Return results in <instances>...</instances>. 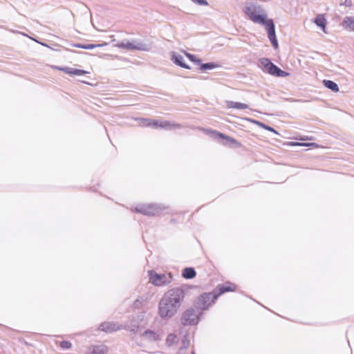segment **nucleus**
<instances>
[{
    "mask_svg": "<svg viewBox=\"0 0 354 354\" xmlns=\"http://www.w3.org/2000/svg\"><path fill=\"white\" fill-rule=\"evenodd\" d=\"M182 300L183 292L180 289L167 291L159 303V316L163 319H171L177 313Z\"/></svg>",
    "mask_w": 354,
    "mask_h": 354,
    "instance_id": "obj_1",
    "label": "nucleus"
},
{
    "mask_svg": "<svg viewBox=\"0 0 354 354\" xmlns=\"http://www.w3.org/2000/svg\"><path fill=\"white\" fill-rule=\"evenodd\" d=\"M160 340L161 335L158 331L147 329L140 333L136 339V343L143 351L155 353L159 348Z\"/></svg>",
    "mask_w": 354,
    "mask_h": 354,
    "instance_id": "obj_2",
    "label": "nucleus"
},
{
    "mask_svg": "<svg viewBox=\"0 0 354 354\" xmlns=\"http://www.w3.org/2000/svg\"><path fill=\"white\" fill-rule=\"evenodd\" d=\"M244 13L252 22L263 26L272 20L268 18L265 10L261 6L252 2L245 4Z\"/></svg>",
    "mask_w": 354,
    "mask_h": 354,
    "instance_id": "obj_3",
    "label": "nucleus"
},
{
    "mask_svg": "<svg viewBox=\"0 0 354 354\" xmlns=\"http://www.w3.org/2000/svg\"><path fill=\"white\" fill-rule=\"evenodd\" d=\"M259 66L262 71L268 73L270 75L286 77L290 75V73L281 70L275 64H274L268 58L263 57L259 59Z\"/></svg>",
    "mask_w": 354,
    "mask_h": 354,
    "instance_id": "obj_4",
    "label": "nucleus"
},
{
    "mask_svg": "<svg viewBox=\"0 0 354 354\" xmlns=\"http://www.w3.org/2000/svg\"><path fill=\"white\" fill-rule=\"evenodd\" d=\"M185 55L190 62L198 66V69L201 72L205 73L219 68L221 67V65L216 62L202 63L201 59L194 54L185 53Z\"/></svg>",
    "mask_w": 354,
    "mask_h": 354,
    "instance_id": "obj_5",
    "label": "nucleus"
},
{
    "mask_svg": "<svg viewBox=\"0 0 354 354\" xmlns=\"http://www.w3.org/2000/svg\"><path fill=\"white\" fill-rule=\"evenodd\" d=\"M185 53L187 52L185 50L171 51L169 53V58L171 62L176 66L186 70H190L192 68L186 62L185 57H187L185 56Z\"/></svg>",
    "mask_w": 354,
    "mask_h": 354,
    "instance_id": "obj_6",
    "label": "nucleus"
},
{
    "mask_svg": "<svg viewBox=\"0 0 354 354\" xmlns=\"http://www.w3.org/2000/svg\"><path fill=\"white\" fill-rule=\"evenodd\" d=\"M149 281L155 286H163L171 281V276L170 274H158L154 271H149Z\"/></svg>",
    "mask_w": 354,
    "mask_h": 354,
    "instance_id": "obj_7",
    "label": "nucleus"
},
{
    "mask_svg": "<svg viewBox=\"0 0 354 354\" xmlns=\"http://www.w3.org/2000/svg\"><path fill=\"white\" fill-rule=\"evenodd\" d=\"M216 298L217 295L216 292L205 293L198 297L196 301V306L201 310H206L212 304Z\"/></svg>",
    "mask_w": 354,
    "mask_h": 354,
    "instance_id": "obj_8",
    "label": "nucleus"
},
{
    "mask_svg": "<svg viewBox=\"0 0 354 354\" xmlns=\"http://www.w3.org/2000/svg\"><path fill=\"white\" fill-rule=\"evenodd\" d=\"M200 314L198 310L195 309H188L186 310L182 317V323L184 325H194L199 321Z\"/></svg>",
    "mask_w": 354,
    "mask_h": 354,
    "instance_id": "obj_9",
    "label": "nucleus"
},
{
    "mask_svg": "<svg viewBox=\"0 0 354 354\" xmlns=\"http://www.w3.org/2000/svg\"><path fill=\"white\" fill-rule=\"evenodd\" d=\"M207 134L211 137L216 140H221V142L224 145H229L232 147H237L240 146V144L236 141L235 140L230 138L229 137L225 136L224 135L216 132L208 131Z\"/></svg>",
    "mask_w": 354,
    "mask_h": 354,
    "instance_id": "obj_10",
    "label": "nucleus"
},
{
    "mask_svg": "<svg viewBox=\"0 0 354 354\" xmlns=\"http://www.w3.org/2000/svg\"><path fill=\"white\" fill-rule=\"evenodd\" d=\"M313 23L322 31L324 35L328 33L327 29L328 20L325 14H318L313 19Z\"/></svg>",
    "mask_w": 354,
    "mask_h": 354,
    "instance_id": "obj_11",
    "label": "nucleus"
},
{
    "mask_svg": "<svg viewBox=\"0 0 354 354\" xmlns=\"http://www.w3.org/2000/svg\"><path fill=\"white\" fill-rule=\"evenodd\" d=\"M140 124L142 127H151L153 129L167 128L169 124L167 122L142 118L140 120Z\"/></svg>",
    "mask_w": 354,
    "mask_h": 354,
    "instance_id": "obj_12",
    "label": "nucleus"
},
{
    "mask_svg": "<svg viewBox=\"0 0 354 354\" xmlns=\"http://www.w3.org/2000/svg\"><path fill=\"white\" fill-rule=\"evenodd\" d=\"M264 26L268 34V37L270 41L271 42L272 46L274 47V49H277L279 44L276 37L275 28L273 21L272 20L269 21Z\"/></svg>",
    "mask_w": 354,
    "mask_h": 354,
    "instance_id": "obj_13",
    "label": "nucleus"
},
{
    "mask_svg": "<svg viewBox=\"0 0 354 354\" xmlns=\"http://www.w3.org/2000/svg\"><path fill=\"white\" fill-rule=\"evenodd\" d=\"M57 69L63 71L64 73L71 75H77L81 76L85 74L89 73L86 71L72 68V67H56Z\"/></svg>",
    "mask_w": 354,
    "mask_h": 354,
    "instance_id": "obj_14",
    "label": "nucleus"
},
{
    "mask_svg": "<svg viewBox=\"0 0 354 354\" xmlns=\"http://www.w3.org/2000/svg\"><path fill=\"white\" fill-rule=\"evenodd\" d=\"M136 211L147 215H154L158 212L157 207L151 205H141Z\"/></svg>",
    "mask_w": 354,
    "mask_h": 354,
    "instance_id": "obj_15",
    "label": "nucleus"
},
{
    "mask_svg": "<svg viewBox=\"0 0 354 354\" xmlns=\"http://www.w3.org/2000/svg\"><path fill=\"white\" fill-rule=\"evenodd\" d=\"M118 47L127 49L134 50L140 48V44L135 40H124L117 45Z\"/></svg>",
    "mask_w": 354,
    "mask_h": 354,
    "instance_id": "obj_16",
    "label": "nucleus"
},
{
    "mask_svg": "<svg viewBox=\"0 0 354 354\" xmlns=\"http://www.w3.org/2000/svg\"><path fill=\"white\" fill-rule=\"evenodd\" d=\"M236 288V286L230 283H225L224 284L220 285L216 288V291H218V293H216L217 297L224 292L229 291H234Z\"/></svg>",
    "mask_w": 354,
    "mask_h": 354,
    "instance_id": "obj_17",
    "label": "nucleus"
},
{
    "mask_svg": "<svg viewBox=\"0 0 354 354\" xmlns=\"http://www.w3.org/2000/svg\"><path fill=\"white\" fill-rule=\"evenodd\" d=\"M342 26L344 29L354 32V17H346L342 21Z\"/></svg>",
    "mask_w": 354,
    "mask_h": 354,
    "instance_id": "obj_18",
    "label": "nucleus"
},
{
    "mask_svg": "<svg viewBox=\"0 0 354 354\" xmlns=\"http://www.w3.org/2000/svg\"><path fill=\"white\" fill-rule=\"evenodd\" d=\"M226 106L228 109H246L248 108V105L239 102H234V101H227L226 102Z\"/></svg>",
    "mask_w": 354,
    "mask_h": 354,
    "instance_id": "obj_19",
    "label": "nucleus"
},
{
    "mask_svg": "<svg viewBox=\"0 0 354 354\" xmlns=\"http://www.w3.org/2000/svg\"><path fill=\"white\" fill-rule=\"evenodd\" d=\"M245 120L248 121V122H251V123H252V124H256V125H257V126H259V127H261V128H263V129H266L267 131L272 132V133H275L276 135L279 134V133L276 130H274L272 127H269V126H268V125H266V124H263V123H262V122H259L258 120H253V119H250V118H246Z\"/></svg>",
    "mask_w": 354,
    "mask_h": 354,
    "instance_id": "obj_20",
    "label": "nucleus"
},
{
    "mask_svg": "<svg viewBox=\"0 0 354 354\" xmlns=\"http://www.w3.org/2000/svg\"><path fill=\"white\" fill-rule=\"evenodd\" d=\"M323 84L324 86L331 90L332 91L335 92V93H337L339 91V86L337 85V83H335V82L333 81H331V80H324L323 81Z\"/></svg>",
    "mask_w": 354,
    "mask_h": 354,
    "instance_id": "obj_21",
    "label": "nucleus"
},
{
    "mask_svg": "<svg viewBox=\"0 0 354 354\" xmlns=\"http://www.w3.org/2000/svg\"><path fill=\"white\" fill-rule=\"evenodd\" d=\"M182 275L184 278L187 279H193L196 276V272L192 268H186L183 270Z\"/></svg>",
    "mask_w": 354,
    "mask_h": 354,
    "instance_id": "obj_22",
    "label": "nucleus"
},
{
    "mask_svg": "<svg viewBox=\"0 0 354 354\" xmlns=\"http://www.w3.org/2000/svg\"><path fill=\"white\" fill-rule=\"evenodd\" d=\"M178 337L175 334H169L167 337V344L169 346H174L178 342Z\"/></svg>",
    "mask_w": 354,
    "mask_h": 354,
    "instance_id": "obj_23",
    "label": "nucleus"
},
{
    "mask_svg": "<svg viewBox=\"0 0 354 354\" xmlns=\"http://www.w3.org/2000/svg\"><path fill=\"white\" fill-rule=\"evenodd\" d=\"M101 328L103 330L111 332V331L115 330L118 329V327L113 326L111 323H106V324H104L101 325Z\"/></svg>",
    "mask_w": 354,
    "mask_h": 354,
    "instance_id": "obj_24",
    "label": "nucleus"
},
{
    "mask_svg": "<svg viewBox=\"0 0 354 354\" xmlns=\"http://www.w3.org/2000/svg\"><path fill=\"white\" fill-rule=\"evenodd\" d=\"M288 146H301V147H315V143L295 142H290L287 144Z\"/></svg>",
    "mask_w": 354,
    "mask_h": 354,
    "instance_id": "obj_25",
    "label": "nucleus"
},
{
    "mask_svg": "<svg viewBox=\"0 0 354 354\" xmlns=\"http://www.w3.org/2000/svg\"><path fill=\"white\" fill-rule=\"evenodd\" d=\"M193 4L198 6H208L209 3L207 0H189Z\"/></svg>",
    "mask_w": 354,
    "mask_h": 354,
    "instance_id": "obj_26",
    "label": "nucleus"
},
{
    "mask_svg": "<svg viewBox=\"0 0 354 354\" xmlns=\"http://www.w3.org/2000/svg\"><path fill=\"white\" fill-rule=\"evenodd\" d=\"M105 45H106V43L101 44H97V45L88 44V45H84V49L90 50V49H93V48H94L95 47H101V46H105Z\"/></svg>",
    "mask_w": 354,
    "mask_h": 354,
    "instance_id": "obj_27",
    "label": "nucleus"
},
{
    "mask_svg": "<svg viewBox=\"0 0 354 354\" xmlns=\"http://www.w3.org/2000/svg\"><path fill=\"white\" fill-rule=\"evenodd\" d=\"M60 346L63 348L68 349L71 348V344L68 342H62L60 343Z\"/></svg>",
    "mask_w": 354,
    "mask_h": 354,
    "instance_id": "obj_28",
    "label": "nucleus"
},
{
    "mask_svg": "<svg viewBox=\"0 0 354 354\" xmlns=\"http://www.w3.org/2000/svg\"><path fill=\"white\" fill-rule=\"evenodd\" d=\"M74 47H76V48H82L84 49V45L83 44H73V45Z\"/></svg>",
    "mask_w": 354,
    "mask_h": 354,
    "instance_id": "obj_29",
    "label": "nucleus"
},
{
    "mask_svg": "<svg viewBox=\"0 0 354 354\" xmlns=\"http://www.w3.org/2000/svg\"><path fill=\"white\" fill-rule=\"evenodd\" d=\"M41 45H43V46H46V47H48V48H50V46H48L47 44H42V43H41Z\"/></svg>",
    "mask_w": 354,
    "mask_h": 354,
    "instance_id": "obj_30",
    "label": "nucleus"
},
{
    "mask_svg": "<svg viewBox=\"0 0 354 354\" xmlns=\"http://www.w3.org/2000/svg\"><path fill=\"white\" fill-rule=\"evenodd\" d=\"M106 349L105 348H102V353H104V352H105V351H106Z\"/></svg>",
    "mask_w": 354,
    "mask_h": 354,
    "instance_id": "obj_31",
    "label": "nucleus"
},
{
    "mask_svg": "<svg viewBox=\"0 0 354 354\" xmlns=\"http://www.w3.org/2000/svg\"><path fill=\"white\" fill-rule=\"evenodd\" d=\"M192 354H195L194 352H192Z\"/></svg>",
    "mask_w": 354,
    "mask_h": 354,
    "instance_id": "obj_32",
    "label": "nucleus"
}]
</instances>
